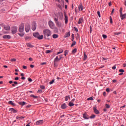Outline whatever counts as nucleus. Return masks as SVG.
Listing matches in <instances>:
<instances>
[{"label":"nucleus","instance_id":"aec40b11","mask_svg":"<svg viewBox=\"0 0 126 126\" xmlns=\"http://www.w3.org/2000/svg\"><path fill=\"white\" fill-rule=\"evenodd\" d=\"M18 104H19L20 105L24 106L27 104L26 102L25 101H22L18 102Z\"/></svg>","mask_w":126,"mask_h":126},{"label":"nucleus","instance_id":"7c9ffc66","mask_svg":"<svg viewBox=\"0 0 126 126\" xmlns=\"http://www.w3.org/2000/svg\"><path fill=\"white\" fill-rule=\"evenodd\" d=\"M76 52H77V49H76V48L72 50V51H71V53H72V54H75V53H76Z\"/></svg>","mask_w":126,"mask_h":126},{"label":"nucleus","instance_id":"2eb2a0df","mask_svg":"<svg viewBox=\"0 0 126 126\" xmlns=\"http://www.w3.org/2000/svg\"><path fill=\"white\" fill-rule=\"evenodd\" d=\"M3 39H10V36L9 35H5L3 36Z\"/></svg>","mask_w":126,"mask_h":126},{"label":"nucleus","instance_id":"c756f323","mask_svg":"<svg viewBox=\"0 0 126 126\" xmlns=\"http://www.w3.org/2000/svg\"><path fill=\"white\" fill-rule=\"evenodd\" d=\"M4 30H5L6 31L10 30V27H9V26H5V27H4Z\"/></svg>","mask_w":126,"mask_h":126},{"label":"nucleus","instance_id":"0eeeda50","mask_svg":"<svg viewBox=\"0 0 126 126\" xmlns=\"http://www.w3.org/2000/svg\"><path fill=\"white\" fill-rule=\"evenodd\" d=\"M31 29V26L29 24H27L25 26V31L26 32H30V30Z\"/></svg>","mask_w":126,"mask_h":126},{"label":"nucleus","instance_id":"37998d69","mask_svg":"<svg viewBox=\"0 0 126 126\" xmlns=\"http://www.w3.org/2000/svg\"><path fill=\"white\" fill-rule=\"evenodd\" d=\"M54 80H52V81H51L50 82H49V84L51 85L54 84Z\"/></svg>","mask_w":126,"mask_h":126},{"label":"nucleus","instance_id":"473e14b6","mask_svg":"<svg viewBox=\"0 0 126 126\" xmlns=\"http://www.w3.org/2000/svg\"><path fill=\"white\" fill-rule=\"evenodd\" d=\"M69 106L70 107H72V106H74V104H73V102H69Z\"/></svg>","mask_w":126,"mask_h":126},{"label":"nucleus","instance_id":"de8ad7c7","mask_svg":"<svg viewBox=\"0 0 126 126\" xmlns=\"http://www.w3.org/2000/svg\"><path fill=\"white\" fill-rule=\"evenodd\" d=\"M51 53V50H46V54H49Z\"/></svg>","mask_w":126,"mask_h":126},{"label":"nucleus","instance_id":"20e7f679","mask_svg":"<svg viewBox=\"0 0 126 126\" xmlns=\"http://www.w3.org/2000/svg\"><path fill=\"white\" fill-rule=\"evenodd\" d=\"M24 25L23 24H21V26H20L18 31H19L20 33H24Z\"/></svg>","mask_w":126,"mask_h":126},{"label":"nucleus","instance_id":"774afa93","mask_svg":"<svg viewBox=\"0 0 126 126\" xmlns=\"http://www.w3.org/2000/svg\"><path fill=\"white\" fill-rule=\"evenodd\" d=\"M14 84H16V85H17V82H16V81H15V82H14V83H13Z\"/></svg>","mask_w":126,"mask_h":126},{"label":"nucleus","instance_id":"0e129e2a","mask_svg":"<svg viewBox=\"0 0 126 126\" xmlns=\"http://www.w3.org/2000/svg\"><path fill=\"white\" fill-rule=\"evenodd\" d=\"M9 83L12 84V83H14V82L12 81H9Z\"/></svg>","mask_w":126,"mask_h":126},{"label":"nucleus","instance_id":"5701e85b","mask_svg":"<svg viewBox=\"0 0 126 126\" xmlns=\"http://www.w3.org/2000/svg\"><path fill=\"white\" fill-rule=\"evenodd\" d=\"M58 37H59V35H58V34H53V38H54V39H57Z\"/></svg>","mask_w":126,"mask_h":126},{"label":"nucleus","instance_id":"a18cd8bd","mask_svg":"<svg viewBox=\"0 0 126 126\" xmlns=\"http://www.w3.org/2000/svg\"><path fill=\"white\" fill-rule=\"evenodd\" d=\"M119 72L124 73L125 72L124 70L121 69L119 70Z\"/></svg>","mask_w":126,"mask_h":126},{"label":"nucleus","instance_id":"4be33fe9","mask_svg":"<svg viewBox=\"0 0 126 126\" xmlns=\"http://www.w3.org/2000/svg\"><path fill=\"white\" fill-rule=\"evenodd\" d=\"M64 18V16L63 15V14L62 13L60 14V20H63Z\"/></svg>","mask_w":126,"mask_h":126},{"label":"nucleus","instance_id":"c85d7f7f","mask_svg":"<svg viewBox=\"0 0 126 126\" xmlns=\"http://www.w3.org/2000/svg\"><path fill=\"white\" fill-rule=\"evenodd\" d=\"M18 35L20 36V37H23L24 35V32H21L18 33Z\"/></svg>","mask_w":126,"mask_h":126},{"label":"nucleus","instance_id":"1a4fd4ad","mask_svg":"<svg viewBox=\"0 0 126 126\" xmlns=\"http://www.w3.org/2000/svg\"><path fill=\"white\" fill-rule=\"evenodd\" d=\"M84 9V7L83 6V4L80 3L79 5H78V10L80 11H83V10Z\"/></svg>","mask_w":126,"mask_h":126},{"label":"nucleus","instance_id":"39448f33","mask_svg":"<svg viewBox=\"0 0 126 126\" xmlns=\"http://www.w3.org/2000/svg\"><path fill=\"white\" fill-rule=\"evenodd\" d=\"M48 25L49 26V27H50L51 29L54 30V23L52 21H49L48 22Z\"/></svg>","mask_w":126,"mask_h":126},{"label":"nucleus","instance_id":"f3484780","mask_svg":"<svg viewBox=\"0 0 126 126\" xmlns=\"http://www.w3.org/2000/svg\"><path fill=\"white\" fill-rule=\"evenodd\" d=\"M83 18L81 17L80 18H79L78 22H77V24H82V23H83Z\"/></svg>","mask_w":126,"mask_h":126},{"label":"nucleus","instance_id":"052dcab7","mask_svg":"<svg viewBox=\"0 0 126 126\" xmlns=\"http://www.w3.org/2000/svg\"><path fill=\"white\" fill-rule=\"evenodd\" d=\"M110 90L109 88H107V89H106V92H107V93L109 92Z\"/></svg>","mask_w":126,"mask_h":126},{"label":"nucleus","instance_id":"ea45409f","mask_svg":"<svg viewBox=\"0 0 126 126\" xmlns=\"http://www.w3.org/2000/svg\"><path fill=\"white\" fill-rule=\"evenodd\" d=\"M27 46L28 47H32V45H31V43H27Z\"/></svg>","mask_w":126,"mask_h":126},{"label":"nucleus","instance_id":"bf43d9fd","mask_svg":"<svg viewBox=\"0 0 126 126\" xmlns=\"http://www.w3.org/2000/svg\"><path fill=\"white\" fill-rule=\"evenodd\" d=\"M23 68L24 69H27V66L24 65V66H23Z\"/></svg>","mask_w":126,"mask_h":126},{"label":"nucleus","instance_id":"49530a36","mask_svg":"<svg viewBox=\"0 0 126 126\" xmlns=\"http://www.w3.org/2000/svg\"><path fill=\"white\" fill-rule=\"evenodd\" d=\"M102 37H103V38H104V39H106L107 35H106L105 34H102Z\"/></svg>","mask_w":126,"mask_h":126},{"label":"nucleus","instance_id":"a19ab883","mask_svg":"<svg viewBox=\"0 0 126 126\" xmlns=\"http://www.w3.org/2000/svg\"><path fill=\"white\" fill-rule=\"evenodd\" d=\"M122 32H114V35H119Z\"/></svg>","mask_w":126,"mask_h":126},{"label":"nucleus","instance_id":"680f3d73","mask_svg":"<svg viewBox=\"0 0 126 126\" xmlns=\"http://www.w3.org/2000/svg\"><path fill=\"white\" fill-rule=\"evenodd\" d=\"M29 61H33V59H32V58H29Z\"/></svg>","mask_w":126,"mask_h":126},{"label":"nucleus","instance_id":"13d9d810","mask_svg":"<svg viewBox=\"0 0 126 126\" xmlns=\"http://www.w3.org/2000/svg\"><path fill=\"white\" fill-rule=\"evenodd\" d=\"M19 79V78H18V77H17L16 78H14V80H16V81H17Z\"/></svg>","mask_w":126,"mask_h":126},{"label":"nucleus","instance_id":"a878e982","mask_svg":"<svg viewBox=\"0 0 126 126\" xmlns=\"http://www.w3.org/2000/svg\"><path fill=\"white\" fill-rule=\"evenodd\" d=\"M31 39V37L30 36H26V37H25V40H26V41H30Z\"/></svg>","mask_w":126,"mask_h":126},{"label":"nucleus","instance_id":"a211bd4d","mask_svg":"<svg viewBox=\"0 0 126 126\" xmlns=\"http://www.w3.org/2000/svg\"><path fill=\"white\" fill-rule=\"evenodd\" d=\"M66 107H67L66 104L65 103H63L61 105V109H65L66 108Z\"/></svg>","mask_w":126,"mask_h":126},{"label":"nucleus","instance_id":"4468645a","mask_svg":"<svg viewBox=\"0 0 126 126\" xmlns=\"http://www.w3.org/2000/svg\"><path fill=\"white\" fill-rule=\"evenodd\" d=\"M83 118L85 120H89V119H90V117H89L88 115L86 114H84Z\"/></svg>","mask_w":126,"mask_h":126},{"label":"nucleus","instance_id":"dca6fc26","mask_svg":"<svg viewBox=\"0 0 126 126\" xmlns=\"http://www.w3.org/2000/svg\"><path fill=\"white\" fill-rule=\"evenodd\" d=\"M94 114H95L96 115H98L99 114V111H98V110L96 109V108L94 107Z\"/></svg>","mask_w":126,"mask_h":126},{"label":"nucleus","instance_id":"6ab92c4d","mask_svg":"<svg viewBox=\"0 0 126 126\" xmlns=\"http://www.w3.org/2000/svg\"><path fill=\"white\" fill-rule=\"evenodd\" d=\"M70 32H66L65 33V35H64V38H67V37H70Z\"/></svg>","mask_w":126,"mask_h":126},{"label":"nucleus","instance_id":"4c0bfd02","mask_svg":"<svg viewBox=\"0 0 126 126\" xmlns=\"http://www.w3.org/2000/svg\"><path fill=\"white\" fill-rule=\"evenodd\" d=\"M87 100H89V101H90V100L93 101V100H94V99H93V97H91L88 98H87Z\"/></svg>","mask_w":126,"mask_h":126},{"label":"nucleus","instance_id":"864d4df0","mask_svg":"<svg viewBox=\"0 0 126 126\" xmlns=\"http://www.w3.org/2000/svg\"><path fill=\"white\" fill-rule=\"evenodd\" d=\"M97 15L99 17H101V15H100V11H97Z\"/></svg>","mask_w":126,"mask_h":126},{"label":"nucleus","instance_id":"8fccbe9b","mask_svg":"<svg viewBox=\"0 0 126 126\" xmlns=\"http://www.w3.org/2000/svg\"><path fill=\"white\" fill-rule=\"evenodd\" d=\"M40 89L44 90L45 89V86H40Z\"/></svg>","mask_w":126,"mask_h":126},{"label":"nucleus","instance_id":"4d7b16f0","mask_svg":"<svg viewBox=\"0 0 126 126\" xmlns=\"http://www.w3.org/2000/svg\"><path fill=\"white\" fill-rule=\"evenodd\" d=\"M120 14H122V8L120 9Z\"/></svg>","mask_w":126,"mask_h":126},{"label":"nucleus","instance_id":"9d476101","mask_svg":"<svg viewBox=\"0 0 126 126\" xmlns=\"http://www.w3.org/2000/svg\"><path fill=\"white\" fill-rule=\"evenodd\" d=\"M17 27H14L12 28V30L11 31V32H12V34H15V33H17Z\"/></svg>","mask_w":126,"mask_h":126},{"label":"nucleus","instance_id":"6e6d98bb","mask_svg":"<svg viewBox=\"0 0 126 126\" xmlns=\"http://www.w3.org/2000/svg\"><path fill=\"white\" fill-rule=\"evenodd\" d=\"M63 55H60V58H59V59H63Z\"/></svg>","mask_w":126,"mask_h":126},{"label":"nucleus","instance_id":"3c124183","mask_svg":"<svg viewBox=\"0 0 126 126\" xmlns=\"http://www.w3.org/2000/svg\"><path fill=\"white\" fill-rule=\"evenodd\" d=\"M28 81L30 82H32V79L31 78H28Z\"/></svg>","mask_w":126,"mask_h":126},{"label":"nucleus","instance_id":"2f4dec72","mask_svg":"<svg viewBox=\"0 0 126 126\" xmlns=\"http://www.w3.org/2000/svg\"><path fill=\"white\" fill-rule=\"evenodd\" d=\"M105 107L106 108H107V109H109V108H110V105H109L108 104H105Z\"/></svg>","mask_w":126,"mask_h":126},{"label":"nucleus","instance_id":"6e6552de","mask_svg":"<svg viewBox=\"0 0 126 126\" xmlns=\"http://www.w3.org/2000/svg\"><path fill=\"white\" fill-rule=\"evenodd\" d=\"M31 29H32V30H33V31H35V30L36 29V24L35 22L32 23V27Z\"/></svg>","mask_w":126,"mask_h":126},{"label":"nucleus","instance_id":"412c9836","mask_svg":"<svg viewBox=\"0 0 126 126\" xmlns=\"http://www.w3.org/2000/svg\"><path fill=\"white\" fill-rule=\"evenodd\" d=\"M8 103H9V104L11 105H12L13 106L16 105V104L13 102V101H12L11 100H10L9 102H8Z\"/></svg>","mask_w":126,"mask_h":126},{"label":"nucleus","instance_id":"09e8293b","mask_svg":"<svg viewBox=\"0 0 126 126\" xmlns=\"http://www.w3.org/2000/svg\"><path fill=\"white\" fill-rule=\"evenodd\" d=\"M116 65H115L114 66L112 67V69L113 70H115V69H116Z\"/></svg>","mask_w":126,"mask_h":126},{"label":"nucleus","instance_id":"ddd939ff","mask_svg":"<svg viewBox=\"0 0 126 126\" xmlns=\"http://www.w3.org/2000/svg\"><path fill=\"white\" fill-rule=\"evenodd\" d=\"M43 123V121L42 120H40L38 121L35 123V125H40Z\"/></svg>","mask_w":126,"mask_h":126},{"label":"nucleus","instance_id":"cd10ccee","mask_svg":"<svg viewBox=\"0 0 126 126\" xmlns=\"http://www.w3.org/2000/svg\"><path fill=\"white\" fill-rule=\"evenodd\" d=\"M68 99H70V96L69 95H67V96H65L64 100L65 101H67Z\"/></svg>","mask_w":126,"mask_h":126},{"label":"nucleus","instance_id":"9b49d317","mask_svg":"<svg viewBox=\"0 0 126 126\" xmlns=\"http://www.w3.org/2000/svg\"><path fill=\"white\" fill-rule=\"evenodd\" d=\"M64 23L65 24H67V23H68V17L66 15V14L64 13Z\"/></svg>","mask_w":126,"mask_h":126},{"label":"nucleus","instance_id":"f704fd0d","mask_svg":"<svg viewBox=\"0 0 126 126\" xmlns=\"http://www.w3.org/2000/svg\"><path fill=\"white\" fill-rule=\"evenodd\" d=\"M74 34H71V41H74Z\"/></svg>","mask_w":126,"mask_h":126},{"label":"nucleus","instance_id":"338daca9","mask_svg":"<svg viewBox=\"0 0 126 126\" xmlns=\"http://www.w3.org/2000/svg\"><path fill=\"white\" fill-rule=\"evenodd\" d=\"M21 79H22V80H25V77H22V78H21Z\"/></svg>","mask_w":126,"mask_h":126},{"label":"nucleus","instance_id":"e2e57ef3","mask_svg":"<svg viewBox=\"0 0 126 126\" xmlns=\"http://www.w3.org/2000/svg\"><path fill=\"white\" fill-rule=\"evenodd\" d=\"M42 92V91L41 90H38L37 93H41Z\"/></svg>","mask_w":126,"mask_h":126},{"label":"nucleus","instance_id":"b1692460","mask_svg":"<svg viewBox=\"0 0 126 126\" xmlns=\"http://www.w3.org/2000/svg\"><path fill=\"white\" fill-rule=\"evenodd\" d=\"M10 111L13 113H17V111H16V110H15L14 109H13L12 108H10Z\"/></svg>","mask_w":126,"mask_h":126},{"label":"nucleus","instance_id":"bb28decb","mask_svg":"<svg viewBox=\"0 0 126 126\" xmlns=\"http://www.w3.org/2000/svg\"><path fill=\"white\" fill-rule=\"evenodd\" d=\"M63 50H60V51L58 52L56 55H60V54L63 53Z\"/></svg>","mask_w":126,"mask_h":126},{"label":"nucleus","instance_id":"c03bdc74","mask_svg":"<svg viewBox=\"0 0 126 126\" xmlns=\"http://www.w3.org/2000/svg\"><path fill=\"white\" fill-rule=\"evenodd\" d=\"M67 53H68V51L67 50H65L64 51V55L65 56L67 55Z\"/></svg>","mask_w":126,"mask_h":126},{"label":"nucleus","instance_id":"e433bc0d","mask_svg":"<svg viewBox=\"0 0 126 126\" xmlns=\"http://www.w3.org/2000/svg\"><path fill=\"white\" fill-rule=\"evenodd\" d=\"M31 97H33L34 99H36L37 98V96H35L33 94H31Z\"/></svg>","mask_w":126,"mask_h":126},{"label":"nucleus","instance_id":"423d86ee","mask_svg":"<svg viewBox=\"0 0 126 126\" xmlns=\"http://www.w3.org/2000/svg\"><path fill=\"white\" fill-rule=\"evenodd\" d=\"M61 59H59V56H56V58H55V59H54V64L55 65H56V63H58V62L61 61Z\"/></svg>","mask_w":126,"mask_h":126},{"label":"nucleus","instance_id":"5fc2aeb1","mask_svg":"<svg viewBox=\"0 0 126 126\" xmlns=\"http://www.w3.org/2000/svg\"><path fill=\"white\" fill-rule=\"evenodd\" d=\"M74 29L75 30V31H76V32H78V30H77V28L76 27H74Z\"/></svg>","mask_w":126,"mask_h":126},{"label":"nucleus","instance_id":"f03ea898","mask_svg":"<svg viewBox=\"0 0 126 126\" xmlns=\"http://www.w3.org/2000/svg\"><path fill=\"white\" fill-rule=\"evenodd\" d=\"M33 36L35 38H36L37 39H38V40H41L43 39V35H40V34H39V33L38 32L33 33Z\"/></svg>","mask_w":126,"mask_h":126},{"label":"nucleus","instance_id":"72a5a7b5","mask_svg":"<svg viewBox=\"0 0 126 126\" xmlns=\"http://www.w3.org/2000/svg\"><path fill=\"white\" fill-rule=\"evenodd\" d=\"M72 42V44L71 45V47H72L76 45V41H73Z\"/></svg>","mask_w":126,"mask_h":126},{"label":"nucleus","instance_id":"c9c22d12","mask_svg":"<svg viewBox=\"0 0 126 126\" xmlns=\"http://www.w3.org/2000/svg\"><path fill=\"white\" fill-rule=\"evenodd\" d=\"M86 59H87V55H86V54H85V53H84V60L85 61V60H86Z\"/></svg>","mask_w":126,"mask_h":126},{"label":"nucleus","instance_id":"f8f14e48","mask_svg":"<svg viewBox=\"0 0 126 126\" xmlns=\"http://www.w3.org/2000/svg\"><path fill=\"white\" fill-rule=\"evenodd\" d=\"M120 14L121 17V20H124V19L126 18V13H125L124 14L120 13Z\"/></svg>","mask_w":126,"mask_h":126},{"label":"nucleus","instance_id":"79ce46f5","mask_svg":"<svg viewBox=\"0 0 126 126\" xmlns=\"http://www.w3.org/2000/svg\"><path fill=\"white\" fill-rule=\"evenodd\" d=\"M94 118H95V115H91V117H90L91 119H94Z\"/></svg>","mask_w":126,"mask_h":126},{"label":"nucleus","instance_id":"f257e3e1","mask_svg":"<svg viewBox=\"0 0 126 126\" xmlns=\"http://www.w3.org/2000/svg\"><path fill=\"white\" fill-rule=\"evenodd\" d=\"M54 22L55 23V24L56 25V26H57L58 28H59V29H61V28L62 27V24L61 22H60L58 21V18H54Z\"/></svg>","mask_w":126,"mask_h":126},{"label":"nucleus","instance_id":"603ef678","mask_svg":"<svg viewBox=\"0 0 126 126\" xmlns=\"http://www.w3.org/2000/svg\"><path fill=\"white\" fill-rule=\"evenodd\" d=\"M114 12H115V9H113L112 10V11L111 12V14H113V13H114Z\"/></svg>","mask_w":126,"mask_h":126},{"label":"nucleus","instance_id":"7ed1b4c3","mask_svg":"<svg viewBox=\"0 0 126 126\" xmlns=\"http://www.w3.org/2000/svg\"><path fill=\"white\" fill-rule=\"evenodd\" d=\"M43 34L44 35L47 36V37H49L51 35V32L49 30H44Z\"/></svg>","mask_w":126,"mask_h":126},{"label":"nucleus","instance_id":"393cba45","mask_svg":"<svg viewBox=\"0 0 126 126\" xmlns=\"http://www.w3.org/2000/svg\"><path fill=\"white\" fill-rule=\"evenodd\" d=\"M58 28H54V32L55 33H58L59 32V29H58Z\"/></svg>","mask_w":126,"mask_h":126},{"label":"nucleus","instance_id":"69168bd1","mask_svg":"<svg viewBox=\"0 0 126 126\" xmlns=\"http://www.w3.org/2000/svg\"><path fill=\"white\" fill-rule=\"evenodd\" d=\"M0 26H1V27H4V25L3 24H0Z\"/></svg>","mask_w":126,"mask_h":126},{"label":"nucleus","instance_id":"58836bf2","mask_svg":"<svg viewBox=\"0 0 126 126\" xmlns=\"http://www.w3.org/2000/svg\"><path fill=\"white\" fill-rule=\"evenodd\" d=\"M16 60L15 58H13L12 59H10V62H11L12 63L16 62Z\"/></svg>","mask_w":126,"mask_h":126}]
</instances>
